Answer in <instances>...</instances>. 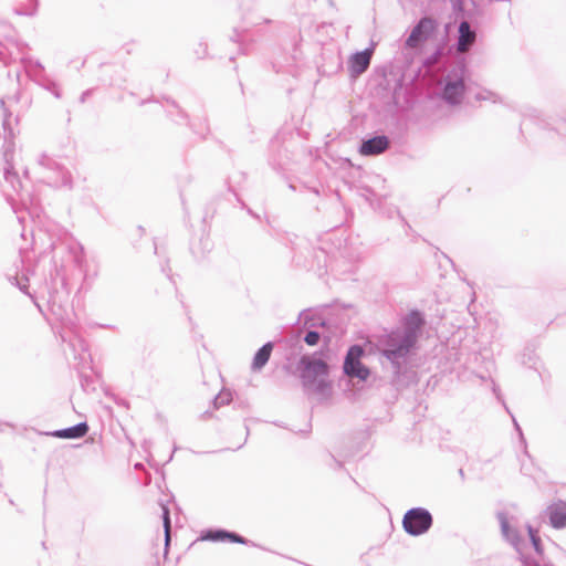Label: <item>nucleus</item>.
<instances>
[{
    "label": "nucleus",
    "mask_w": 566,
    "mask_h": 566,
    "mask_svg": "<svg viewBox=\"0 0 566 566\" xmlns=\"http://www.w3.org/2000/svg\"><path fill=\"white\" fill-rule=\"evenodd\" d=\"M421 325V316L418 313H410L406 318L405 329L392 332L388 336L385 355L390 359L405 356L416 344L417 332Z\"/></svg>",
    "instance_id": "nucleus-1"
},
{
    "label": "nucleus",
    "mask_w": 566,
    "mask_h": 566,
    "mask_svg": "<svg viewBox=\"0 0 566 566\" xmlns=\"http://www.w3.org/2000/svg\"><path fill=\"white\" fill-rule=\"evenodd\" d=\"M300 366L302 367L301 378L305 387L323 391L328 386L325 380L328 374V365L324 360L312 356H303Z\"/></svg>",
    "instance_id": "nucleus-2"
},
{
    "label": "nucleus",
    "mask_w": 566,
    "mask_h": 566,
    "mask_svg": "<svg viewBox=\"0 0 566 566\" xmlns=\"http://www.w3.org/2000/svg\"><path fill=\"white\" fill-rule=\"evenodd\" d=\"M432 524L430 513L423 509L409 510L402 520L403 528L411 535H420L429 530Z\"/></svg>",
    "instance_id": "nucleus-3"
},
{
    "label": "nucleus",
    "mask_w": 566,
    "mask_h": 566,
    "mask_svg": "<svg viewBox=\"0 0 566 566\" xmlns=\"http://www.w3.org/2000/svg\"><path fill=\"white\" fill-rule=\"evenodd\" d=\"M363 353L364 350L359 346L350 347L345 358L344 371L350 377L365 380L369 375V370L360 363Z\"/></svg>",
    "instance_id": "nucleus-4"
},
{
    "label": "nucleus",
    "mask_w": 566,
    "mask_h": 566,
    "mask_svg": "<svg viewBox=\"0 0 566 566\" xmlns=\"http://www.w3.org/2000/svg\"><path fill=\"white\" fill-rule=\"evenodd\" d=\"M436 30V21L431 18H422L412 29L406 44L409 48H417L424 43Z\"/></svg>",
    "instance_id": "nucleus-5"
},
{
    "label": "nucleus",
    "mask_w": 566,
    "mask_h": 566,
    "mask_svg": "<svg viewBox=\"0 0 566 566\" xmlns=\"http://www.w3.org/2000/svg\"><path fill=\"white\" fill-rule=\"evenodd\" d=\"M388 147L389 139L386 136H377L365 140L359 148V153L363 156H374L382 154Z\"/></svg>",
    "instance_id": "nucleus-6"
},
{
    "label": "nucleus",
    "mask_w": 566,
    "mask_h": 566,
    "mask_svg": "<svg viewBox=\"0 0 566 566\" xmlns=\"http://www.w3.org/2000/svg\"><path fill=\"white\" fill-rule=\"evenodd\" d=\"M465 93V85L462 80H459L453 83H448L443 91V98L452 104L457 105L461 103L463 95Z\"/></svg>",
    "instance_id": "nucleus-7"
},
{
    "label": "nucleus",
    "mask_w": 566,
    "mask_h": 566,
    "mask_svg": "<svg viewBox=\"0 0 566 566\" xmlns=\"http://www.w3.org/2000/svg\"><path fill=\"white\" fill-rule=\"evenodd\" d=\"M371 59V51L358 52L350 57L349 67L353 74L359 75L367 70Z\"/></svg>",
    "instance_id": "nucleus-8"
},
{
    "label": "nucleus",
    "mask_w": 566,
    "mask_h": 566,
    "mask_svg": "<svg viewBox=\"0 0 566 566\" xmlns=\"http://www.w3.org/2000/svg\"><path fill=\"white\" fill-rule=\"evenodd\" d=\"M475 41V32L471 31L470 24L467 21L460 23L459 27V41L458 51L464 53Z\"/></svg>",
    "instance_id": "nucleus-9"
},
{
    "label": "nucleus",
    "mask_w": 566,
    "mask_h": 566,
    "mask_svg": "<svg viewBox=\"0 0 566 566\" xmlns=\"http://www.w3.org/2000/svg\"><path fill=\"white\" fill-rule=\"evenodd\" d=\"M549 520L554 527L560 528L566 525V502L558 501L548 507Z\"/></svg>",
    "instance_id": "nucleus-10"
},
{
    "label": "nucleus",
    "mask_w": 566,
    "mask_h": 566,
    "mask_svg": "<svg viewBox=\"0 0 566 566\" xmlns=\"http://www.w3.org/2000/svg\"><path fill=\"white\" fill-rule=\"evenodd\" d=\"M87 431L88 426L85 422H82L67 429L57 430L53 432L52 436L60 439H76L84 437Z\"/></svg>",
    "instance_id": "nucleus-11"
},
{
    "label": "nucleus",
    "mask_w": 566,
    "mask_h": 566,
    "mask_svg": "<svg viewBox=\"0 0 566 566\" xmlns=\"http://www.w3.org/2000/svg\"><path fill=\"white\" fill-rule=\"evenodd\" d=\"M201 539L206 541V539H209V541H224V539H229L230 542H233V543H239V544H245L247 541L234 534V533H228V532H224V531H216V532H208L206 535H203L201 537Z\"/></svg>",
    "instance_id": "nucleus-12"
},
{
    "label": "nucleus",
    "mask_w": 566,
    "mask_h": 566,
    "mask_svg": "<svg viewBox=\"0 0 566 566\" xmlns=\"http://www.w3.org/2000/svg\"><path fill=\"white\" fill-rule=\"evenodd\" d=\"M272 343H266L258 350L252 363L253 369H261L269 361L272 354Z\"/></svg>",
    "instance_id": "nucleus-13"
},
{
    "label": "nucleus",
    "mask_w": 566,
    "mask_h": 566,
    "mask_svg": "<svg viewBox=\"0 0 566 566\" xmlns=\"http://www.w3.org/2000/svg\"><path fill=\"white\" fill-rule=\"evenodd\" d=\"M164 527H165V542L166 546L169 545L170 542V518H169V510L164 506Z\"/></svg>",
    "instance_id": "nucleus-14"
},
{
    "label": "nucleus",
    "mask_w": 566,
    "mask_h": 566,
    "mask_svg": "<svg viewBox=\"0 0 566 566\" xmlns=\"http://www.w3.org/2000/svg\"><path fill=\"white\" fill-rule=\"evenodd\" d=\"M528 535H530V538L533 543V546L535 548V551L539 554L543 553V547H542V544H541V538L537 534V531L533 530L532 527H528Z\"/></svg>",
    "instance_id": "nucleus-15"
},
{
    "label": "nucleus",
    "mask_w": 566,
    "mask_h": 566,
    "mask_svg": "<svg viewBox=\"0 0 566 566\" xmlns=\"http://www.w3.org/2000/svg\"><path fill=\"white\" fill-rule=\"evenodd\" d=\"M319 340V334L317 332H308L305 336V342L310 346H314Z\"/></svg>",
    "instance_id": "nucleus-16"
},
{
    "label": "nucleus",
    "mask_w": 566,
    "mask_h": 566,
    "mask_svg": "<svg viewBox=\"0 0 566 566\" xmlns=\"http://www.w3.org/2000/svg\"><path fill=\"white\" fill-rule=\"evenodd\" d=\"M501 528H502L503 534L509 537L510 525H509V521L506 520V517H501Z\"/></svg>",
    "instance_id": "nucleus-17"
},
{
    "label": "nucleus",
    "mask_w": 566,
    "mask_h": 566,
    "mask_svg": "<svg viewBox=\"0 0 566 566\" xmlns=\"http://www.w3.org/2000/svg\"><path fill=\"white\" fill-rule=\"evenodd\" d=\"M217 399H219L221 401H226V400L228 401L230 399V394L229 392H220V395L218 396Z\"/></svg>",
    "instance_id": "nucleus-18"
}]
</instances>
